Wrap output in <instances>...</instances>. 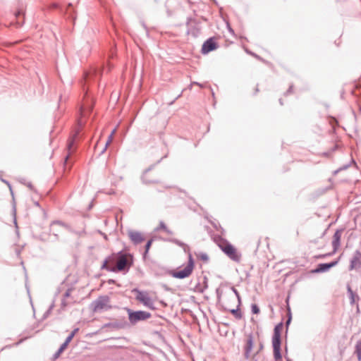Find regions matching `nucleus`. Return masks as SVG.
I'll return each mask as SVG.
<instances>
[{
    "label": "nucleus",
    "mask_w": 361,
    "mask_h": 361,
    "mask_svg": "<svg viewBox=\"0 0 361 361\" xmlns=\"http://www.w3.org/2000/svg\"><path fill=\"white\" fill-rule=\"evenodd\" d=\"M154 241V238H151L149 240H148L145 245V252L143 253V258L145 259L148 252H149V250L152 246V244Z\"/></svg>",
    "instance_id": "b1692460"
},
{
    "label": "nucleus",
    "mask_w": 361,
    "mask_h": 361,
    "mask_svg": "<svg viewBox=\"0 0 361 361\" xmlns=\"http://www.w3.org/2000/svg\"><path fill=\"white\" fill-rule=\"evenodd\" d=\"M344 228L337 229L333 235L332 247L333 253H336L341 245V239Z\"/></svg>",
    "instance_id": "9b49d317"
},
{
    "label": "nucleus",
    "mask_w": 361,
    "mask_h": 361,
    "mask_svg": "<svg viewBox=\"0 0 361 361\" xmlns=\"http://www.w3.org/2000/svg\"><path fill=\"white\" fill-rule=\"evenodd\" d=\"M68 6H72V4H71V3H69V4H68Z\"/></svg>",
    "instance_id": "69168bd1"
},
{
    "label": "nucleus",
    "mask_w": 361,
    "mask_h": 361,
    "mask_svg": "<svg viewBox=\"0 0 361 361\" xmlns=\"http://www.w3.org/2000/svg\"><path fill=\"white\" fill-rule=\"evenodd\" d=\"M231 290H232V291L234 293V294L235 295V296L237 297L239 304H240V303H241V299H240V295L239 292H238V290H237L235 287H233V286L231 288Z\"/></svg>",
    "instance_id": "c756f323"
},
{
    "label": "nucleus",
    "mask_w": 361,
    "mask_h": 361,
    "mask_svg": "<svg viewBox=\"0 0 361 361\" xmlns=\"http://www.w3.org/2000/svg\"><path fill=\"white\" fill-rule=\"evenodd\" d=\"M348 167V165H345L342 168H341L340 169H346Z\"/></svg>",
    "instance_id": "4d7b16f0"
},
{
    "label": "nucleus",
    "mask_w": 361,
    "mask_h": 361,
    "mask_svg": "<svg viewBox=\"0 0 361 361\" xmlns=\"http://www.w3.org/2000/svg\"><path fill=\"white\" fill-rule=\"evenodd\" d=\"M197 259L204 262H207L209 261V256L206 252H199L195 254Z\"/></svg>",
    "instance_id": "bb28decb"
},
{
    "label": "nucleus",
    "mask_w": 361,
    "mask_h": 361,
    "mask_svg": "<svg viewBox=\"0 0 361 361\" xmlns=\"http://www.w3.org/2000/svg\"><path fill=\"white\" fill-rule=\"evenodd\" d=\"M180 97V94L179 95L177 96L176 99H178V97Z\"/></svg>",
    "instance_id": "338daca9"
},
{
    "label": "nucleus",
    "mask_w": 361,
    "mask_h": 361,
    "mask_svg": "<svg viewBox=\"0 0 361 361\" xmlns=\"http://www.w3.org/2000/svg\"><path fill=\"white\" fill-rule=\"evenodd\" d=\"M251 312L254 314H258L260 312V309L257 304L253 303L251 305Z\"/></svg>",
    "instance_id": "c85d7f7f"
},
{
    "label": "nucleus",
    "mask_w": 361,
    "mask_h": 361,
    "mask_svg": "<svg viewBox=\"0 0 361 361\" xmlns=\"http://www.w3.org/2000/svg\"><path fill=\"white\" fill-rule=\"evenodd\" d=\"M347 293L349 296L350 304L351 305H353L355 303L356 300H359V296L355 292H353L350 286L348 284L347 285Z\"/></svg>",
    "instance_id": "f3484780"
},
{
    "label": "nucleus",
    "mask_w": 361,
    "mask_h": 361,
    "mask_svg": "<svg viewBox=\"0 0 361 361\" xmlns=\"http://www.w3.org/2000/svg\"><path fill=\"white\" fill-rule=\"evenodd\" d=\"M34 204H35V206H37V207H39V206H40V205H39V202H38V201H35V202H34Z\"/></svg>",
    "instance_id": "864d4df0"
},
{
    "label": "nucleus",
    "mask_w": 361,
    "mask_h": 361,
    "mask_svg": "<svg viewBox=\"0 0 361 361\" xmlns=\"http://www.w3.org/2000/svg\"><path fill=\"white\" fill-rule=\"evenodd\" d=\"M52 224H57V225H59V226L65 228L66 229H67V230H68L70 231H72L71 227V226L69 224H66V223H65V222H63L62 221H60V220L54 221L52 222Z\"/></svg>",
    "instance_id": "a878e982"
},
{
    "label": "nucleus",
    "mask_w": 361,
    "mask_h": 361,
    "mask_svg": "<svg viewBox=\"0 0 361 361\" xmlns=\"http://www.w3.org/2000/svg\"><path fill=\"white\" fill-rule=\"evenodd\" d=\"M341 259V256L338 257L336 259L331 261L328 263H320L319 264L316 269L312 270V273H324L328 271L331 268L336 266Z\"/></svg>",
    "instance_id": "1a4fd4ad"
},
{
    "label": "nucleus",
    "mask_w": 361,
    "mask_h": 361,
    "mask_svg": "<svg viewBox=\"0 0 361 361\" xmlns=\"http://www.w3.org/2000/svg\"><path fill=\"white\" fill-rule=\"evenodd\" d=\"M191 85H198L200 87H202V85L199 83L198 82H193Z\"/></svg>",
    "instance_id": "de8ad7c7"
},
{
    "label": "nucleus",
    "mask_w": 361,
    "mask_h": 361,
    "mask_svg": "<svg viewBox=\"0 0 361 361\" xmlns=\"http://www.w3.org/2000/svg\"><path fill=\"white\" fill-rule=\"evenodd\" d=\"M21 16H24V13H23L22 11H17L15 12V17L16 18V24H17V26L18 27H21L23 24H24V17H23V20H19V18Z\"/></svg>",
    "instance_id": "4be33fe9"
},
{
    "label": "nucleus",
    "mask_w": 361,
    "mask_h": 361,
    "mask_svg": "<svg viewBox=\"0 0 361 361\" xmlns=\"http://www.w3.org/2000/svg\"><path fill=\"white\" fill-rule=\"evenodd\" d=\"M286 361H292L290 358H286Z\"/></svg>",
    "instance_id": "680f3d73"
},
{
    "label": "nucleus",
    "mask_w": 361,
    "mask_h": 361,
    "mask_svg": "<svg viewBox=\"0 0 361 361\" xmlns=\"http://www.w3.org/2000/svg\"><path fill=\"white\" fill-rule=\"evenodd\" d=\"M254 345V338L252 334L247 335V339L246 344L244 348V356L245 359H249L250 356V352L253 348Z\"/></svg>",
    "instance_id": "f8f14e48"
},
{
    "label": "nucleus",
    "mask_w": 361,
    "mask_h": 361,
    "mask_svg": "<svg viewBox=\"0 0 361 361\" xmlns=\"http://www.w3.org/2000/svg\"><path fill=\"white\" fill-rule=\"evenodd\" d=\"M108 283L109 284H115L116 283V281L114 279H109Z\"/></svg>",
    "instance_id": "c03bdc74"
},
{
    "label": "nucleus",
    "mask_w": 361,
    "mask_h": 361,
    "mask_svg": "<svg viewBox=\"0 0 361 361\" xmlns=\"http://www.w3.org/2000/svg\"><path fill=\"white\" fill-rule=\"evenodd\" d=\"M109 297L107 295H101L92 302L90 307L93 312H97L102 310H109L111 306L109 305Z\"/></svg>",
    "instance_id": "39448f33"
},
{
    "label": "nucleus",
    "mask_w": 361,
    "mask_h": 361,
    "mask_svg": "<svg viewBox=\"0 0 361 361\" xmlns=\"http://www.w3.org/2000/svg\"><path fill=\"white\" fill-rule=\"evenodd\" d=\"M293 85H290L289 86L288 89L286 90V92H284V95L287 96L288 94L292 93L293 92Z\"/></svg>",
    "instance_id": "72a5a7b5"
},
{
    "label": "nucleus",
    "mask_w": 361,
    "mask_h": 361,
    "mask_svg": "<svg viewBox=\"0 0 361 361\" xmlns=\"http://www.w3.org/2000/svg\"><path fill=\"white\" fill-rule=\"evenodd\" d=\"M334 254H335V253H333V251H332V252H329V253H326V254H325V255H326V257H329V256H331V255H334Z\"/></svg>",
    "instance_id": "8fccbe9b"
},
{
    "label": "nucleus",
    "mask_w": 361,
    "mask_h": 361,
    "mask_svg": "<svg viewBox=\"0 0 361 361\" xmlns=\"http://www.w3.org/2000/svg\"><path fill=\"white\" fill-rule=\"evenodd\" d=\"M247 53H249L250 54H251V55L254 56H255V55L256 54H254V53H252V52H251V51H247Z\"/></svg>",
    "instance_id": "bf43d9fd"
},
{
    "label": "nucleus",
    "mask_w": 361,
    "mask_h": 361,
    "mask_svg": "<svg viewBox=\"0 0 361 361\" xmlns=\"http://www.w3.org/2000/svg\"><path fill=\"white\" fill-rule=\"evenodd\" d=\"M317 258H324V257H326V255H325V254H324V255H319V256H317Z\"/></svg>",
    "instance_id": "3c124183"
},
{
    "label": "nucleus",
    "mask_w": 361,
    "mask_h": 361,
    "mask_svg": "<svg viewBox=\"0 0 361 361\" xmlns=\"http://www.w3.org/2000/svg\"><path fill=\"white\" fill-rule=\"evenodd\" d=\"M219 243L218 246L231 260L239 262L240 261L241 255L238 254L236 248L230 243L227 240L219 237Z\"/></svg>",
    "instance_id": "7ed1b4c3"
},
{
    "label": "nucleus",
    "mask_w": 361,
    "mask_h": 361,
    "mask_svg": "<svg viewBox=\"0 0 361 361\" xmlns=\"http://www.w3.org/2000/svg\"><path fill=\"white\" fill-rule=\"evenodd\" d=\"M74 142H75V140L74 138H73L71 140H70L68 143V148L69 150H71L73 145H74Z\"/></svg>",
    "instance_id": "f704fd0d"
},
{
    "label": "nucleus",
    "mask_w": 361,
    "mask_h": 361,
    "mask_svg": "<svg viewBox=\"0 0 361 361\" xmlns=\"http://www.w3.org/2000/svg\"><path fill=\"white\" fill-rule=\"evenodd\" d=\"M67 347V344L62 343L57 351L53 355V360H55L59 358Z\"/></svg>",
    "instance_id": "5701e85b"
},
{
    "label": "nucleus",
    "mask_w": 361,
    "mask_h": 361,
    "mask_svg": "<svg viewBox=\"0 0 361 361\" xmlns=\"http://www.w3.org/2000/svg\"><path fill=\"white\" fill-rule=\"evenodd\" d=\"M240 304L238 303L235 309H231L229 312L234 316L236 319H240L243 317V314L240 310Z\"/></svg>",
    "instance_id": "412c9836"
},
{
    "label": "nucleus",
    "mask_w": 361,
    "mask_h": 361,
    "mask_svg": "<svg viewBox=\"0 0 361 361\" xmlns=\"http://www.w3.org/2000/svg\"><path fill=\"white\" fill-rule=\"evenodd\" d=\"M128 314V319L130 324L135 325L139 322L145 321L152 317V314L149 312L143 310H133L130 308H126Z\"/></svg>",
    "instance_id": "20e7f679"
},
{
    "label": "nucleus",
    "mask_w": 361,
    "mask_h": 361,
    "mask_svg": "<svg viewBox=\"0 0 361 361\" xmlns=\"http://www.w3.org/2000/svg\"><path fill=\"white\" fill-rule=\"evenodd\" d=\"M159 229H163V230H166V224H164V221H161L159 222V226L157 227L155 231H159Z\"/></svg>",
    "instance_id": "2f4dec72"
},
{
    "label": "nucleus",
    "mask_w": 361,
    "mask_h": 361,
    "mask_svg": "<svg viewBox=\"0 0 361 361\" xmlns=\"http://www.w3.org/2000/svg\"><path fill=\"white\" fill-rule=\"evenodd\" d=\"M255 57L257 58V59L262 61H264V59H262L259 56H258L257 54L255 55Z\"/></svg>",
    "instance_id": "09e8293b"
},
{
    "label": "nucleus",
    "mask_w": 361,
    "mask_h": 361,
    "mask_svg": "<svg viewBox=\"0 0 361 361\" xmlns=\"http://www.w3.org/2000/svg\"><path fill=\"white\" fill-rule=\"evenodd\" d=\"M51 8H59V5H58V4H56V3H53V4L51 5Z\"/></svg>",
    "instance_id": "a19ab883"
},
{
    "label": "nucleus",
    "mask_w": 361,
    "mask_h": 361,
    "mask_svg": "<svg viewBox=\"0 0 361 361\" xmlns=\"http://www.w3.org/2000/svg\"><path fill=\"white\" fill-rule=\"evenodd\" d=\"M154 165H151L149 168H147V169L145 170L144 171V173L142 176V180L143 182V183L145 184H149V183H158V180H148L146 177H145V174L147 173H148L149 171H150L153 168H154Z\"/></svg>",
    "instance_id": "a211bd4d"
},
{
    "label": "nucleus",
    "mask_w": 361,
    "mask_h": 361,
    "mask_svg": "<svg viewBox=\"0 0 361 361\" xmlns=\"http://www.w3.org/2000/svg\"><path fill=\"white\" fill-rule=\"evenodd\" d=\"M258 92H259V88H258V87L257 86V87H256V88H255V93H254V94H256Z\"/></svg>",
    "instance_id": "603ef678"
},
{
    "label": "nucleus",
    "mask_w": 361,
    "mask_h": 361,
    "mask_svg": "<svg viewBox=\"0 0 361 361\" xmlns=\"http://www.w3.org/2000/svg\"><path fill=\"white\" fill-rule=\"evenodd\" d=\"M27 186L30 189L32 190V191H34L35 192H37V190L35 189V188L33 187L32 183L29 182L27 183Z\"/></svg>",
    "instance_id": "e433bc0d"
},
{
    "label": "nucleus",
    "mask_w": 361,
    "mask_h": 361,
    "mask_svg": "<svg viewBox=\"0 0 361 361\" xmlns=\"http://www.w3.org/2000/svg\"><path fill=\"white\" fill-rule=\"evenodd\" d=\"M216 294H217V297H218V298H219V299H220V298H221V293H220V290H219V288H217V289L216 290Z\"/></svg>",
    "instance_id": "79ce46f5"
},
{
    "label": "nucleus",
    "mask_w": 361,
    "mask_h": 361,
    "mask_svg": "<svg viewBox=\"0 0 361 361\" xmlns=\"http://www.w3.org/2000/svg\"><path fill=\"white\" fill-rule=\"evenodd\" d=\"M208 279L207 276H204L203 278V284H197L196 286V290L200 293H203L207 288H208V283H207Z\"/></svg>",
    "instance_id": "aec40b11"
},
{
    "label": "nucleus",
    "mask_w": 361,
    "mask_h": 361,
    "mask_svg": "<svg viewBox=\"0 0 361 361\" xmlns=\"http://www.w3.org/2000/svg\"><path fill=\"white\" fill-rule=\"evenodd\" d=\"M283 326V324L282 322L274 326L271 341L281 342V330Z\"/></svg>",
    "instance_id": "2eb2a0df"
},
{
    "label": "nucleus",
    "mask_w": 361,
    "mask_h": 361,
    "mask_svg": "<svg viewBox=\"0 0 361 361\" xmlns=\"http://www.w3.org/2000/svg\"><path fill=\"white\" fill-rule=\"evenodd\" d=\"M262 348H263V345H262V344H260L259 348H260V349H262Z\"/></svg>",
    "instance_id": "052dcab7"
},
{
    "label": "nucleus",
    "mask_w": 361,
    "mask_h": 361,
    "mask_svg": "<svg viewBox=\"0 0 361 361\" xmlns=\"http://www.w3.org/2000/svg\"><path fill=\"white\" fill-rule=\"evenodd\" d=\"M218 47L219 44L216 42L215 38L209 37L203 43L201 49V53L205 55L212 51L216 50Z\"/></svg>",
    "instance_id": "6e6552de"
},
{
    "label": "nucleus",
    "mask_w": 361,
    "mask_h": 361,
    "mask_svg": "<svg viewBox=\"0 0 361 361\" xmlns=\"http://www.w3.org/2000/svg\"><path fill=\"white\" fill-rule=\"evenodd\" d=\"M359 268H361V252L359 250H356L350 260L349 270L351 271Z\"/></svg>",
    "instance_id": "9d476101"
},
{
    "label": "nucleus",
    "mask_w": 361,
    "mask_h": 361,
    "mask_svg": "<svg viewBox=\"0 0 361 361\" xmlns=\"http://www.w3.org/2000/svg\"><path fill=\"white\" fill-rule=\"evenodd\" d=\"M1 180L3 182H4L5 183H6L9 186L10 190H11V184H10V183L8 181H7L6 180H4V179H1Z\"/></svg>",
    "instance_id": "a18cd8bd"
},
{
    "label": "nucleus",
    "mask_w": 361,
    "mask_h": 361,
    "mask_svg": "<svg viewBox=\"0 0 361 361\" xmlns=\"http://www.w3.org/2000/svg\"><path fill=\"white\" fill-rule=\"evenodd\" d=\"M51 311H49V310H47L44 313V314H43V316H42V319H47V318L49 316V314H51Z\"/></svg>",
    "instance_id": "c9c22d12"
},
{
    "label": "nucleus",
    "mask_w": 361,
    "mask_h": 361,
    "mask_svg": "<svg viewBox=\"0 0 361 361\" xmlns=\"http://www.w3.org/2000/svg\"><path fill=\"white\" fill-rule=\"evenodd\" d=\"M279 103H280V104H281V105H283V99H282L281 98V99H279Z\"/></svg>",
    "instance_id": "6e6d98bb"
},
{
    "label": "nucleus",
    "mask_w": 361,
    "mask_h": 361,
    "mask_svg": "<svg viewBox=\"0 0 361 361\" xmlns=\"http://www.w3.org/2000/svg\"><path fill=\"white\" fill-rule=\"evenodd\" d=\"M128 326L129 323L126 319H123L122 321H116L113 322L106 323L103 326V328L111 327L114 329H126Z\"/></svg>",
    "instance_id": "4468645a"
},
{
    "label": "nucleus",
    "mask_w": 361,
    "mask_h": 361,
    "mask_svg": "<svg viewBox=\"0 0 361 361\" xmlns=\"http://www.w3.org/2000/svg\"><path fill=\"white\" fill-rule=\"evenodd\" d=\"M281 342L272 341L274 358L276 361L281 360L282 359V355L281 353Z\"/></svg>",
    "instance_id": "dca6fc26"
},
{
    "label": "nucleus",
    "mask_w": 361,
    "mask_h": 361,
    "mask_svg": "<svg viewBox=\"0 0 361 361\" xmlns=\"http://www.w3.org/2000/svg\"><path fill=\"white\" fill-rule=\"evenodd\" d=\"M354 354L356 355L357 361H361V338L357 340L355 343Z\"/></svg>",
    "instance_id": "6ab92c4d"
},
{
    "label": "nucleus",
    "mask_w": 361,
    "mask_h": 361,
    "mask_svg": "<svg viewBox=\"0 0 361 361\" xmlns=\"http://www.w3.org/2000/svg\"><path fill=\"white\" fill-rule=\"evenodd\" d=\"M162 159H163V158H161V159H159V160L157 161V163H160V162H161V161L162 160Z\"/></svg>",
    "instance_id": "e2e57ef3"
},
{
    "label": "nucleus",
    "mask_w": 361,
    "mask_h": 361,
    "mask_svg": "<svg viewBox=\"0 0 361 361\" xmlns=\"http://www.w3.org/2000/svg\"><path fill=\"white\" fill-rule=\"evenodd\" d=\"M133 264V255L124 250H121L112 253L105 258L101 269L114 273L123 272L125 274L128 272Z\"/></svg>",
    "instance_id": "f257e3e1"
},
{
    "label": "nucleus",
    "mask_w": 361,
    "mask_h": 361,
    "mask_svg": "<svg viewBox=\"0 0 361 361\" xmlns=\"http://www.w3.org/2000/svg\"><path fill=\"white\" fill-rule=\"evenodd\" d=\"M186 25L189 27L186 33L192 35L193 37H197L201 32L200 23L192 17H188L186 20Z\"/></svg>",
    "instance_id": "0eeeda50"
},
{
    "label": "nucleus",
    "mask_w": 361,
    "mask_h": 361,
    "mask_svg": "<svg viewBox=\"0 0 361 361\" xmlns=\"http://www.w3.org/2000/svg\"><path fill=\"white\" fill-rule=\"evenodd\" d=\"M68 159V155H67L66 157V161H67Z\"/></svg>",
    "instance_id": "0e129e2a"
},
{
    "label": "nucleus",
    "mask_w": 361,
    "mask_h": 361,
    "mask_svg": "<svg viewBox=\"0 0 361 361\" xmlns=\"http://www.w3.org/2000/svg\"><path fill=\"white\" fill-rule=\"evenodd\" d=\"M115 130H116L115 129L113 130L112 132L111 133V134L109 135L108 139H107V140H106V142L105 143V145H104L103 149L102 150V152L99 154L100 155L104 153V152L106 150L109 145L111 142L113 135H114Z\"/></svg>",
    "instance_id": "393cba45"
},
{
    "label": "nucleus",
    "mask_w": 361,
    "mask_h": 361,
    "mask_svg": "<svg viewBox=\"0 0 361 361\" xmlns=\"http://www.w3.org/2000/svg\"><path fill=\"white\" fill-rule=\"evenodd\" d=\"M54 307V302H53L50 305V306H49V307L48 308V310H49V311H51V312Z\"/></svg>",
    "instance_id": "37998d69"
},
{
    "label": "nucleus",
    "mask_w": 361,
    "mask_h": 361,
    "mask_svg": "<svg viewBox=\"0 0 361 361\" xmlns=\"http://www.w3.org/2000/svg\"><path fill=\"white\" fill-rule=\"evenodd\" d=\"M164 240L167 241V242L173 243L180 247H183L185 244V243L179 240L178 239H176V238H167V239H164Z\"/></svg>",
    "instance_id": "cd10ccee"
},
{
    "label": "nucleus",
    "mask_w": 361,
    "mask_h": 361,
    "mask_svg": "<svg viewBox=\"0 0 361 361\" xmlns=\"http://www.w3.org/2000/svg\"><path fill=\"white\" fill-rule=\"evenodd\" d=\"M79 331V328H75V329H73V331H71V334L74 336L75 335V334Z\"/></svg>",
    "instance_id": "ea45409f"
},
{
    "label": "nucleus",
    "mask_w": 361,
    "mask_h": 361,
    "mask_svg": "<svg viewBox=\"0 0 361 361\" xmlns=\"http://www.w3.org/2000/svg\"><path fill=\"white\" fill-rule=\"evenodd\" d=\"M290 321H291V317L290 316L289 318L287 319L286 322V328L288 329V325L290 324Z\"/></svg>",
    "instance_id": "58836bf2"
},
{
    "label": "nucleus",
    "mask_w": 361,
    "mask_h": 361,
    "mask_svg": "<svg viewBox=\"0 0 361 361\" xmlns=\"http://www.w3.org/2000/svg\"><path fill=\"white\" fill-rule=\"evenodd\" d=\"M13 214L16 215V206L15 205H13Z\"/></svg>",
    "instance_id": "13d9d810"
},
{
    "label": "nucleus",
    "mask_w": 361,
    "mask_h": 361,
    "mask_svg": "<svg viewBox=\"0 0 361 361\" xmlns=\"http://www.w3.org/2000/svg\"><path fill=\"white\" fill-rule=\"evenodd\" d=\"M228 30H229V32H231V33H233V32H234L233 30L231 27H228Z\"/></svg>",
    "instance_id": "5fc2aeb1"
},
{
    "label": "nucleus",
    "mask_w": 361,
    "mask_h": 361,
    "mask_svg": "<svg viewBox=\"0 0 361 361\" xmlns=\"http://www.w3.org/2000/svg\"><path fill=\"white\" fill-rule=\"evenodd\" d=\"M71 290H72L71 288H68L66 290V291L65 292V293L63 294V298L66 299L67 298L70 297Z\"/></svg>",
    "instance_id": "473e14b6"
},
{
    "label": "nucleus",
    "mask_w": 361,
    "mask_h": 361,
    "mask_svg": "<svg viewBox=\"0 0 361 361\" xmlns=\"http://www.w3.org/2000/svg\"><path fill=\"white\" fill-rule=\"evenodd\" d=\"M164 231L166 233H167L168 234H170V235L173 234V232L171 230H169L167 227H166V230H164Z\"/></svg>",
    "instance_id": "49530a36"
},
{
    "label": "nucleus",
    "mask_w": 361,
    "mask_h": 361,
    "mask_svg": "<svg viewBox=\"0 0 361 361\" xmlns=\"http://www.w3.org/2000/svg\"><path fill=\"white\" fill-rule=\"evenodd\" d=\"M181 247L183 248L184 252L188 255V264L183 269L171 271V275L173 278L179 279H183L188 277L192 274L195 267V261L190 252V247L187 244H185Z\"/></svg>",
    "instance_id": "f03ea898"
},
{
    "label": "nucleus",
    "mask_w": 361,
    "mask_h": 361,
    "mask_svg": "<svg viewBox=\"0 0 361 361\" xmlns=\"http://www.w3.org/2000/svg\"><path fill=\"white\" fill-rule=\"evenodd\" d=\"M61 307H62V308H64L65 307H66V306H67V302H66V299L63 298V299L61 300Z\"/></svg>",
    "instance_id": "4c0bfd02"
},
{
    "label": "nucleus",
    "mask_w": 361,
    "mask_h": 361,
    "mask_svg": "<svg viewBox=\"0 0 361 361\" xmlns=\"http://www.w3.org/2000/svg\"><path fill=\"white\" fill-rule=\"evenodd\" d=\"M73 336L70 334L66 338V340L64 341V342L63 343L64 344H67V346L68 345V344L71 343V341H72V339L73 338Z\"/></svg>",
    "instance_id": "7c9ffc66"
},
{
    "label": "nucleus",
    "mask_w": 361,
    "mask_h": 361,
    "mask_svg": "<svg viewBox=\"0 0 361 361\" xmlns=\"http://www.w3.org/2000/svg\"><path fill=\"white\" fill-rule=\"evenodd\" d=\"M132 292L136 293L135 299L144 306L151 310H155L154 302L147 291H142L135 288L132 290Z\"/></svg>",
    "instance_id": "423d86ee"
},
{
    "label": "nucleus",
    "mask_w": 361,
    "mask_h": 361,
    "mask_svg": "<svg viewBox=\"0 0 361 361\" xmlns=\"http://www.w3.org/2000/svg\"><path fill=\"white\" fill-rule=\"evenodd\" d=\"M128 236L135 245H138L145 240L144 236L139 231L130 230L128 231Z\"/></svg>",
    "instance_id": "ddd939ff"
}]
</instances>
